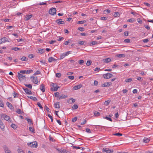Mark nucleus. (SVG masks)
<instances>
[{"mask_svg":"<svg viewBox=\"0 0 153 153\" xmlns=\"http://www.w3.org/2000/svg\"><path fill=\"white\" fill-rule=\"evenodd\" d=\"M18 79L20 81H25L26 80V77L24 75L18 73Z\"/></svg>","mask_w":153,"mask_h":153,"instance_id":"obj_1","label":"nucleus"},{"mask_svg":"<svg viewBox=\"0 0 153 153\" xmlns=\"http://www.w3.org/2000/svg\"><path fill=\"white\" fill-rule=\"evenodd\" d=\"M27 145L33 148H36L37 147V142L36 141L28 143H27Z\"/></svg>","mask_w":153,"mask_h":153,"instance_id":"obj_2","label":"nucleus"},{"mask_svg":"<svg viewBox=\"0 0 153 153\" xmlns=\"http://www.w3.org/2000/svg\"><path fill=\"white\" fill-rule=\"evenodd\" d=\"M56 10L55 8H53L50 9L49 10V13L52 15H54L56 14Z\"/></svg>","mask_w":153,"mask_h":153,"instance_id":"obj_3","label":"nucleus"},{"mask_svg":"<svg viewBox=\"0 0 153 153\" xmlns=\"http://www.w3.org/2000/svg\"><path fill=\"white\" fill-rule=\"evenodd\" d=\"M70 53V51H68L61 54L60 55V59H61L64 58L65 56L69 55Z\"/></svg>","mask_w":153,"mask_h":153,"instance_id":"obj_4","label":"nucleus"},{"mask_svg":"<svg viewBox=\"0 0 153 153\" xmlns=\"http://www.w3.org/2000/svg\"><path fill=\"white\" fill-rule=\"evenodd\" d=\"M30 78L31 79V81L32 82L34 83L37 84L38 82L37 76H31Z\"/></svg>","mask_w":153,"mask_h":153,"instance_id":"obj_5","label":"nucleus"},{"mask_svg":"<svg viewBox=\"0 0 153 153\" xmlns=\"http://www.w3.org/2000/svg\"><path fill=\"white\" fill-rule=\"evenodd\" d=\"M102 152L105 153H112L113 151L110 150L108 148H104L102 149Z\"/></svg>","mask_w":153,"mask_h":153,"instance_id":"obj_6","label":"nucleus"},{"mask_svg":"<svg viewBox=\"0 0 153 153\" xmlns=\"http://www.w3.org/2000/svg\"><path fill=\"white\" fill-rule=\"evenodd\" d=\"M2 117L6 120L8 122H11V120L9 116L6 114H3L2 115Z\"/></svg>","mask_w":153,"mask_h":153,"instance_id":"obj_7","label":"nucleus"},{"mask_svg":"<svg viewBox=\"0 0 153 153\" xmlns=\"http://www.w3.org/2000/svg\"><path fill=\"white\" fill-rule=\"evenodd\" d=\"M103 76L104 78L106 79H109L113 76L112 74L110 73L104 74Z\"/></svg>","mask_w":153,"mask_h":153,"instance_id":"obj_8","label":"nucleus"},{"mask_svg":"<svg viewBox=\"0 0 153 153\" xmlns=\"http://www.w3.org/2000/svg\"><path fill=\"white\" fill-rule=\"evenodd\" d=\"M56 22L57 23V24L59 25L63 24L65 23L64 22L62 21V19H59L56 20Z\"/></svg>","mask_w":153,"mask_h":153,"instance_id":"obj_9","label":"nucleus"},{"mask_svg":"<svg viewBox=\"0 0 153 153\" xmlns=\"http://www.w3.org/2000/svg\"><path fill=\"white\" fill-rule=\"evenodd\" d=\"M82 86V85L81 84H79L78 85H76L73 88V90H76L80 89Z\"/></svg>","mask_w":153,"mask_h":153,"instance_id":"obj_10","label":"nucleus"},{"mask_svg":"<svg viewBox=\"0 0 153 153\" xmlns=\"http://www.w3.org/2000/svg\"><path fill=\"white\" fill-rule=\"evenodd\" d=\"M23 89L25 91V93L28 94H31L32 92L30 90H29L28 88H23Z\"/></svg>","mask_w":153,"mask_h":153,"instance_id":"obj_11","label":"nucleus"},{"mask_svg":"<svg viewBox=\"0 0 153 153\" xmlns=\"http://www.w3.org/2000/svg\"><path fill=\"white\" fill-rule=\"evenodd\" d=\"M68 97V96L67 95L62 94L60 96L59 100H61L62 99H66Z\"/></svg>","mask_w":153,"mask_h":153,"instance_id":"obj_12","label":"nucleus"},{"mask_svg":"<svg viewBox=\"0 0 153 153\" xmlns=\"http://www.w3.org/2000/svg\"><path fill=\"white\" fill-rule=\"evenodd\" d=\"M4 149L5 153H11L10 151L6 146H4Z\"/></svg>","mask_w":153,"mask_h":153,"instance_id":"obj_13","label":"nucleus"},{"mask_svg":"<svg viewBox=\"0 0 153 153\" xmlns=\"http://www.w3.org/2000/svg\"><path fill=\"white\" fill-rule=\"evenodd\" d=\"M7 106L10 109H13V108L12 105L9 102H7L6 103Z\"/></svg>","mask_w":153,"mask_h":153,"instance_id":"obj_14","label":"nucleus"},{"mask_svg":"<svg viewBox=\"0 0 153 153\" xmlns=\"http://www.w3.org/2000/svg\"><path fill=\"white\" fill-rule=\"evenodd\" d=\"M0 128L2 131H4V126L2 121L0 123Z\"/></svg>","mask_w":153,"mask_h":153,"instance_id":"obj_15","label":"nucleus"},{"mask_svg":"<svg viewBox=\"0 0 153 153\" xmlns=\"http://www.w3.org/2000/svg\"><path fill=\"white\" fill-rule=\"evenodd\" d=\"M40 90L43 92H45V86L43 84H42L40 85Z\"/></svg>","mask_w":153,"mask_h":153,"instance_id":"obj_16","label":"nucleus"},{"mask_svg":"<svg viewBox=\"0 0 153 153\" xmlns=\"http://www.w3.org/2000/svg\"><path fill=\"white\" fill-rule=\"evenodd\" d=\"M59 88V87L57 86L54 87H52L51 88V90L53 91H57Z\"/></svg>","mask_w":153,"mask_h":153,"instance_id":"obj_17","label":"nucleus"},{"mask_svg":"<svg viewBox=\"0 0 153 153\" xmlns=\"http://www.w3.org/2000/svg\"><path fill=\"white\" fill-rule=\"evenodd\" d=\"M56 60L53 57H51L49 58L48 61L49 62H52L53 61H56Z\"/></svg>","mask_w":153,"mask_h":153,"instance_id":"obj_18","label":"nucleus"},{"mask_svg":"<svg viewBox=\"0 0 153 153\" xmlns=\"http://www.w3.org/2000/svg\"><path fill=\"white\" fill-rule=\"evenodd\" d=\"M111 61V59L109 58L105 59H103V61L104 62L108 63Z\"/></svg>","mask_w":153,"mask_h":153,"instance_id":"obj_19","label":"nucleus"},{"mask_svg":"<svg viewBox=\"0 0 153 153\" xmlns=\"http://www.w3.org/2000/svg\"><path fill=\"white\" fill-rule=\"evenodd\" d=\"M32 16V15H26L25 18V21H27L30 19Z\"/></svg>","mask_w":153,"mask_h":153,"instance_id":"obj_20","label":"nucleus"},{"mask_svg":"<svg viewBox=\"0 0 153 153\" xmlns=\"http://www.w3.org/2000/svg\"><path fill=\"white\" fill-rule=\"evenodd\" d=\"M109 85H110L108 82H105L102 85V87H105L107 86H109Z\"/></svg>","mask_w":153,"mask_h":153,"instance_id":"obj_21","label":"nucleus"},{"mask_svg":"<svg viewBox=\"0 0 153 153\" xmlns=\"http://www.w3.org/2000/svg\"><path fill=\"white\" fill-rule=\"evenodd\" d=\"M1 38L3 43L9 42L8 39L6 37H3Z\"/></svg>","mask_w":153,"mask_h":153,"instance_id":"obj_22","label":"nucleus"},{"mask_svg":"<svg viewBox=\"0 0 153 153\" xmlns=\"http://www.w3.org/2000/svg\"><path fill=\"white\" fill-rule=\"evenodd\" d=\"M116 56L117 57L119 58L124 57L125 56V55L123 54H120L117 55Z\"/></svg>","mask_w":153,"mask_h":153,"instance_id":"obj_23","label":"nucleus"},{"mask_svg":"<svg viewBox=\"0 0 153 153\" xmlns=\"http://www.w3.org/2000/svg\"><path fill=\"white\" fill-rule=\"evenodd\" d=\"M75 102V100L73 98H71L69 100V103L72 104Z\"/></svg>","mask_w":153,"mask_h":153,"instance_id":"obj_24","label":"nucleus"},{"mask_svg":"<svg viewBox=\"0 0 153 153\" xmlns=\"http://www.w3.org/2000/svg\"><path fill=\"white\" fill-rule=\"evenodd\" d=\"M55 107L56 108H60L59 102H57L54 104Z\"/></svg>","mask_w":153,"mask_h":153,"instance_id":"obj_25","label":"nucleus"},{"mask_svg":"<svg viewBox=\"0 0 153 153\" xmlns=\"http://www.w3.org/2000/svg\"><path fill=\"white\" fill-rule=\"evenodd\" d=\"M143 140L144 142L145 143H147L150 141V139L149 138H144Z\"/></svg>","mask_w":153,"mask_h":153,"instance_id":"obj_26","label":"nucleus"},{"mask_svg":"<svg viewBox=\"0 0 153 153\" xmlns=\"http://www.w3.org/2000/svg\"><path fill=\"white\" fill-rule=\"evenodd\" d=\"M28 97L30 98V99L34 101H37V100L36 97H33V96Z\"/></svg>","mask_w":153,"mask_h":153,"instance_id":"obj_27","label":"nucleus"},{"mask_svg":"<svg viewBox=\"0 0 153 153\" xmlns=\"http://www.w3.org/2000/svg\"><path fill=\"white\" fill-rule=\"evenodd\" d=\"M54 96L55 97H57L59 99L60 97L59 93L58 92L55 93H54Z\"/></svg>","mask_w":153,"mask_h":153,"instance_id":"obj_28","label":"nucleus"},{"mask_svg":"<svg viewBox=\"0 0 153 153\" xmlns=\"http://www.w3.org/2000/svg\"><path fill=\"white\" fill-rule=\"evenodd\" d=\"M134 21V19L133 18H131L129 19L127 21V22H130L131 23L133 22Z\"/></svg>","mask_w":153,"mask_h":153,"instance_id":"obj_29","label":"nucleus"},{"mask_svg":"<svg viewBox=\"0 0 153 153\" xmlns=\"http://www.w3.org/2000/svg\"><path fill=\"white\" fill-rule=\"evenodd\" d=\"M16 112L17 113L20 114H22L23 113H24L23 111H22L21 110L19 109H18L17 110Z\"/></svg>","mask_w":153,"mask_h":153,"instance_id":"obj_30","label":"nucleus"},{"mask_svg":"<svg viewBox=\"0 0 153 153\" xmlns=\"http://www.w3.org/2000/svg\"><path fill=\"white\" fill-rule=\"evenodd\" d=\"M100 113L97 111H95L94 112V115L96 116H100Z\"/></svg>","mask_w":153,"mask_h":153,"instance_id":"obj_31","label":"nucleus"},{"mask_svg":"<svg viewBox=\"0 0 153 153\" xmlns=\"http://www.w3.org/2000/svg\"><path fill=\"white\" fill-rule=\"evenodd\" d=\"M103 118L105 119H106V120L110 121H112V119L110 117H103Z\"/></svg>","mask_w":153,"mask_h":153,"instance_id":"obj_32","label":"nucleus"},{"mask_svg":"<svg viewBox=\"0 0 153 153\" xmlns=\"http://www.w3.org/2000/svg\"><path fill=\"white\" fill-rule=\"evenodd\" d=\"M21 59L22 61H27V59H28L27 58H26V57H25V56H23Z\"/></svg>","mask_w":153,"mask_h":153,"instance_id":"obj_33","label":"nucleus"},{"mask_svg":"<svg viewBox=\"0 0 153 153\" xmlns=\"http://www.w3.org/2000/svg\"><path fill=\"white\" fill-rule=\"evenodd\" d=\"M33 71L32 70H26V74H29L32 72Z\"/></svg>","mask_w":153,"mask_h":153,"instance_id":"obj_34","label":"nucleus"},{"mask_svg":"<svg viewBox=\"0 0 153 153\" xmlns=\"http://www.w3.org/2000/svg\"><path fill=\"white\" fill-rule=\"evenodd\" d=\"M86 22V21L85 20L79 21L77 22V24H84Z\"/></svg>","mask_w":153,"mask_h":153,"instance_id":"obj_35","label":"nucleus"},{"mask_svg":"<svg viewBox=\"0 0 153 153\" xmlns=\"http://www.w3.org/2000/svg\"><path fill=\"white\" fill-rule=\"evenodd\" d=\"M11 127L13 128L14 129H15L17 128V126L15 124H14L12 123L11 126Z\"/></svg>","mask_w":153,"mask_h":153,"instance_id":"obj_36","label":"nucleus"},{"mask_svg":"<svg viewBox=\"0 0 153 153\" xmlns=\"http://www.w3.org/2000/svg\"><path fill=\"white\" fill-rule=\"evenodd\" d=\"M11 50H14L15 51H17L20 50V49L18 47H14V48H12Z\"/></svg>","mask_w":153,"mask_h":153,"instance_id":"obj_37","label":"nucleus"},{"mask_svg":"<svg viewBox=\"0 0 153 153\" xmlns=\"http://www.w3.org/2000/svg\"><path fill=\"white\" fill-rule=\"evenodd\" d=\"M78 107V105L76 104L74 105L72 107L73 109L75 110Z\"/></svg>","mask_w":153,"mask_h":153,"instance_id":"obj_38","label":"nucleus"},{"mask_svg":"<svg viewBox=\"0 0 153 153\" xmlns=\"http://www.w3.org/2000/svg\"><path fill=\"white\" fill-rule=\"evenodd\" d=\"M0 107L3 108L4 107V104L3 101L2 100H0Z\"/></svg>","mask_w":153,"mask_h":153,"instance_id":"obj_39","label":"nucleus"},{"mask_svg":"<svg viewBox=\"0 0 153 153\" xmlns=\"http://www.w3.org/2000/svg\"><path fill=\"white\" fill-rule=\"evenodd\" d=\"M26 120L27 121L28 123L29 124H32V120H31L29 119V118H26Z\"/></svg>","mask_w":153,"mask_h":153,"instance_id":"obj_40","label":"nucleus"},{"mask_svg":"<svg viewBox=\"0 0 153 153\" xmlns=\"http://www.w3.org/2000/svg\"><path fill=\"white\" fill-rule=\"evenodd\" d=\"M92 62L90 60L88 61L87 62L86 65L88 66L91 64Z\"/></svg>","mask_w":153,"mask_h":153,"instance_id":"obj_41","label":"nucleus"},{"mask_svg":"<svg viewBox=\"0 0 153 153\" xmlns=\"http://www.w3.org/2000/svg\"><path fill=\"white\" fill-rule=\"evenodd\" d=\"M39 53L40 54L43 53L45 52V51L43 49H40L39 50Z\"/></svg>","mask_w":153,"mask_h":153,"instance_id":"obj_42","label":"nucleus"},{"mask_svg":"<svg viewBox=\"0 0 153 153\" xmlns=\"http://www.w3.org/2000/svg\"><path fill=\"white\" fill-rule=\"evenodd\" d=\"M73 148H75L76 149H81L82 150H83V148L82 147H80L79 146H73Z\"/></svg>","mask_w":153,"mask_h":153,"instance_id":"obj_43","label":"nucleus"},{"mask_svg":"<svg viewBox=\"0 0 153 153\" xmlns=\"http://www.w3.org/2000/svg\"><path fill=\"white\" fill-rule=\"evenodd\" d=\"M120 15L119 13H118V12H116L114 13V16L115 17H117L118 16H119Z\"/></svg>","mask_w":153,"mask_h":153,"instance_id":"obj_44","label":"nucleus"},{"mask_svg":"<svg viewBox=\"0 0 153 153\" xmlns=\"http://www.w3.org/2000/svg\"><path fill=\"white\" fill-rule=\"evenodd\" d=\"M110 101L109 100H108L107 101H105L104 102V104L105 105H107L109 104V103H110Z\"/></svg>","mask_w":153,"mask_h":153,"instance_id":"obj_45","label":"nucleus"},{"mask_svg":"<svg viewBox=\"0 0 153 153\" xmlns=\"http://www.w3.org/2000/svg\"><path fill=\"white\" fill-rule=\"evenodd\" d=\"M132 81V79L131 78L125 80V82H130Z\"/></svg>","mask_w":153,"mask_h":153,"instance_id":"obj_46","label":"nucleus"},{"mask_svg":"<svg viewBox=\"0 0 153 153\" xmlns=\"http://www.w3.org/2000/svg\"><path fill=\"white\" fill-rule=\"evenodd\" d=\"M18 153H25L23 150L21 149H18Z\"/></svg>","mask_w":153,"mask_h":153,"instance_id":"obj_47","label":"nucleus"},{"mask_svg":"<svg viewBox=\"0 0 153 153\" xmlns=\"http://www.w3.org/2000/svg\"><path fill=\"white\" fill-rule=\"evenodd\" d=\"M52 87H54L57 86L56 83H52L50 85Z\"/></svg>","mask_w":153,"mask_h":153,"instance_id":"obj_48","label":"nucleus"},{"mask_svg":"<svg viewBox=\"0 0 153 153\" xmlns=\"http://www.w3.org/2000/svg\"><path fill=\"white\" fill-rule=\"evenodd\" d=\"M78 29L81 31H83L85 30V28L82 27H79Z\"/></svg>","mask_w":153,"mask_h":153,"instance_id":"obj_49","label":"nucleus"},{"mask_svg":"<svg viewBox=\"0 0 153 153\" xmlns=\"http://www.w3.org/2000/svg\"><path fill=\"white\" fill-rule=\"evenodd\" d=\"M48 116L51 119V122H53V117L51 116V114H48Z\"/></svg>","mask_w":153,"mask_h":153,"instance_id":"obj_50","label":"nucleus"},{"mask_svg":"<svg viewBox=\"0 0 153 153\" xmlns=\"http://www.w3.org/2000/svg\"><path fill=\"white\" fill-rule=\"evenodd\" d=\"M45 109L47 111V112H50V109L46 106L45 105Z\"/></svg>","mask_w":153,"mask_h":153,"instance_id":"obj_51","label":"nucleus"},{"mask_svg":"<svg viewBox=\"0 0 153 153\" xmlns=\"http://www.w3.org/2000/svg\"><path fill=\"white\" fill-rule=\"evenodd\" d=\"M86 131L88 133H91V130L88 128H86Z\"/></svg>","mask_w":153,"mask_h":153,"instance_id":"obj_52","label":"nucleus"},{"mask_svg":"<svg viewBox=\"0 0 153 153\" xmlns=\"http://www.w3.org/2000/svg\"><path fill=\"white\" fill-rule=\"evenodd\" d=\"M124 42L126 43H129L130 42V40L128 39H126L124 40Z\"/></svg>","mask_w":153,"mask_h":153,"instance_id":"obj_53","label":"nucleus"},{"mask_svg":"<svg viewBox=\"0 0 153 153\" xmlns=\"http://www.w3.org/2000/svg\"><path fill=\"white\" fill-rule=\"evenodd\" d=\"M25 85L26 86V87H27L30 89L32 88V85L30 84H28V85L26 84V85Z\"/></svg>","mask_w":153,"mask_h":153,"instance_id":"obj_54","label":"nucleus"},{"mask_svg":"<svg viewBox=\"0 0 153 153\" xmlns=\"http://www.w3.org/2000/svg\"><path fill=\"white\" fill-rule=\"evenodd\" d=\"M115 136H121L122 135V134L121 133H115L113 134Z\"/></svg>","mask_w":153,"mask_h":153,"instance_id":"obj_55","label":"nucleus"},{"mask_svg":"<svg viewBox=\"0 0 153 153\" xmlns=\"http://www.w3.org/2000/svg\"><path fill=\"white\" fill-rule=\"evenodd\" d=\"M28 57L30 59H32L34 57V55L32 54H29L28 56Z\"/></svg>","mask_w":153,"mask_h":153,"instance_id":"obj_56","label":"nucleus"},{"mask_svg":"<svg viewBox=\"0 0 153 153\" xmlns=\"http://www.w3.org/2000/svg\"><path fill=\"white\" fill-rule=\"evenodd\" d=\"M37 105H38V106L41 109H42L43 108V107H42V105H41V104L40 103V102H38L37 103Z\"/></svg>","mask_w":153,"mask_h":153,"instance_id":"obj_57","label":"nucleus"},{"mask_svg":"<svg viewBox=\"0 0 153 153\" xmlns=\"http://www.w3.org/2000/svg\"><path fill=\"white\" fill-rule=\"evenodd\" d=\"M77 117H75L72 119V121L73 122H75L77 120Z\"/></svg>","mask_w":153,"mask_h":153,"instance_id":"obj_58","label":"nucleus"},{"mask_svg":"<svg viewBox=\"0 0 153 153\" xmlns=\"http://www.w3.org/2000/svg\"><path fill=\"white\" fill-rule=\"evenodd\" d=\"M14 94H13L14 98H16V97H18V94H17V93H16L14 91Z\"/></svg>","mask_w":153,"mask_h":153,"instance_id":"obj_59","label":"nucleus"},{"mask_svg":"<svg viewBox=\"0 0 153 153\" xmlns=\"http://www.w3.org/2000/svg\"><path fill=\"white\" fill-rule=\"evenodd\" d=\"M137 22L140 24H142L143 23L142 20H141L140 18L137 19Z\"/></svg>","mask_w":153,"mask_h":153,"instance_id":"obj_60","label":"nucleus"},{"mask_svg":"<svg viewBox=\"0 0 153 153\" xmlns=\"http://www.w3.org/2000/svg\"><path fill=\"white\" fill-rule=\"evenodd\" d=\"M85 42L83 41H80L78 42V43L80 45H84Z\"/></svg>","mask_w":153,"mask_h":153,"instance_id":"obj_61","label":"nucleus"},{"mask_svg":"<svg viewBox=\"0 0 153 153\" xmlns=\"http://www.w3.org/2000/svg\"><path fill=\"white\" fill-rule=\"evenodd\" d=\"M61 76V74L60 73H58L56 74V76L57 77H59Z\"/></svg>","mask_w":153,"mask_h":153,"instance_id":"obj_62","label":"nucleus"},{"mask_svg":"<svg viewBox=\"0 0 153 153\" xmlns=\"http://www.w3.org/2000/svg\"><path fill=\"white\" fill-rule=\"evenodd\" d=\"M40 72L39 71H37L34 74V75H36L39 74H40Z\"/></svg>","mask_w":153,"mask_h":153,"instance_id":"obj_63","label":"nucleus"},{"mask_svg":"<svg viewBox=\"0 0 153 153\" xmlns=\"http://www.w3.org/2000/svg\"><path fill=\"white\" fill-rule=\"evenodd\" d=\"M70 42V41L69 40L67 41H65L64 43V44L65 45H68V44Z\"/></svg>","mask_w":153,"mask_h":153,"instance_id":"obj_64","label":"nucleus"}]
</instances>
